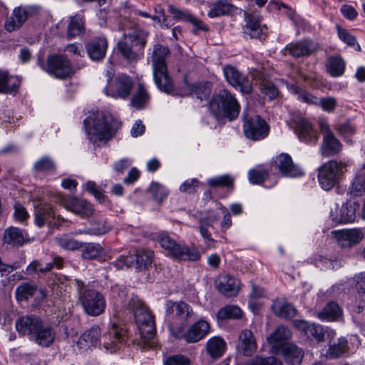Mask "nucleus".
<instances>
[{
    "mask_svg": "<svg viewBox=\"0 0 365 365\" xmlns=\"http://www.w3.org/2000/svg\"><path fill=\"white\" fill-rule=\"evenodd\" d=\"M117 124L110 115L99 110L90 113L83 120L87 138L93 143L111 139L118 127Z\"/></svg>",
    "mask_w": 365,
    "mask_h": 365,
    "instance_id": "nucleus-1",
    "label": "nucleus"
},
{
    "mask_svg": "<svg viewBox=\"0 0 365 365\" xmlns=\"http://www.w3.org/2000/svg\"><path fill=\"white\" fill-rule=\"evenodd\" d=\"M128 309L133 313L143 343L152 346L150 343L155 334L154 317L149 312L144 302L138 297H132L128 304Z\"/></svg>",
    "mask_w": 365,
    "mask_h": 365,
    "instance_id": "nucleus-2",
    "label": "nucleus"
},
{
    "mask_svg": "<svg viewBox=\"0 0 365 365\" xmlns=\"http://www.w3.org/2000/svg\"><path fill=\"white\" fill-rule=\"evenodd\" d=\"M169 52L168 47L160 44L155 45L151 56V65L154 81L158 88L161 91L172 93L173 91V85L168 75L165 62L166 57Z\"/></svg>",
    "mask_w": 365,
    "mask_h": 365,
    "instance_id": "nucleus-3",
    "label": "nucleus"
},
{
    "mask_svg": "<svg viewBox=\"0 0 365 365\" xmlns=\"http://www.w3.org/2000/svg\"><path fill=\"white\" fill-rule=\"evenodd\" d=\"M148 36V32L141 29L124 33V39L118 43V51L126 61H137L143 55Z\"/></svg>",
    "mask_w": 365,
    "mask_h": 365,
    "instance_id": "nucleus-4",
    "label": "nucleus"
},
{
    "mask_svg": "<svg viewBox=\"0 0 365 365\" xmlns=\"http://www.w3.org/2000/svg\"><path fill=\"white\" fill-rule=\"evenodd\" d=\"M209 108L217 119L225 118L232 120L238 116L240 106L234 95L222 89L212 96L209 102Z\"/></svg>",
    "mask_w": 365,
    "mask_h": 365,
    "instance_id": "nucleus-5",
    "label": "nucleus"
},
{
    "mask_svg": "<svg viewBox=\"0 0 365 365\" xmlns=\"http://www.w3.org/2000/svg\"><path fill=\"white\" fill-rule=\"evenodd\" d=\"M78 300L85 312L89 316L98 317L106 309V302L102 293L96 289L87 287L84 282L76 279Z\"/></svg>",
    "mask_w": 365,
    "mask_h": 365,
    "instance_id": "nucleus-6",
    "label": "nucleus"
},
{
    "mask_svg": "<svg viewBox=\"0 0 365 365\" xmlns=\"http://www.w3.org/2000/svg\"><path fill=\"white\" fill-rule=\"evenodd\" d=\"M193 315L192 308L185 302L168 300L165 302V316L169 322V328L172 331L175 330L181 331Z\"/></svg>",
    "mask_w": 365,
    "mask_h": 365,
    "instance_id": "nucleus-7",
    "label": "nucleus"
},
{
    "mask_svg": "<svg viewBox=\"0 0 365 365\" xmlns=\"http://www.w3.org/2000/svg\"><path fill=\"white\" fill-rule=\"evenodd\" d=\"M158 241L168 255L180 260L197 261L200 258V252L195 248L177 243L166 232H161L158 236Z\"/></svg>",
    "mask_w": 365,
    "mask_h": 365,
    "instance_id": "nucleus-8",
    "label": "nucleus"
},
{
    "mask_svg": "<svg viewBox=\"0 0 365 365\" xmlns=\"http://www.w3.org/2000/svg\"><path fill=\"white\" fill-rule=\"evenodd\" d=\"M347 166V163L335 160H329L322 165L318 173L321 187L325 190H331L342 178Z\"/></svg>",
    "mask_w": 365,
    "mask_h": 365,
    "instance_id": "nucleus-9",
    "label": "nucleus"
},
{
    "mask_svg": "<svg viewBox=\"0 0 365 365\" xmlns=\"http://www.w3.org/2000/svg\"><path fill=\"white\" fill-rule=\"evenodd\" d=\"M153 258L152 251L143 250L134 254L120 256L113 264L118 269L135 268L138 271H141L151 265Z\"/></svg>",
    "mask_w": 365,
    "mask_h": 365,
    "instance_id": "nucleus-10",
    "label": "nucleus"
},
{
    "mask_svg": "<svg viewBox=\"0 0 365 365\" xmlns=\"http://www.w3.org/2000/svg\"><path fill=\"white\" fill-rule=\"evenodd\" d=\"M38 64L50 75L58 78H66L72 73L70 61L63 55H50L47 58L46 66L43 64V59L38 58Z\"/></svg>",
    "mask_w": 365,
    "mask_h": 365,
    "instance_id": "nucleus-11",
    "label": "nucleus"
},
{
    "mask_svg": "<svg viewBox=\"0 0 365 365\" xmlns=\"http://www.w3.org/2000/svg\"><path fill=\"white\" fill-rule=\"evenodd\" d=\"M40 7L36 5H21L15 7L5 23V29L12 32L21 28L29 19L38 14Z\"/></svg>",
    "mask_w": 365,
    "mask_h": 365,
    "instance_id": "nucleus-12",
    "label": "nucleus"
},
{
    "mask_svg": "<svg viewBox=\"0 0 365 365\" xmlns=\"http://www.w3.org/2000/svg\"><path fill=\"white\" fill-rule=\"evenodd\" d=\"M243 116L246 118L243 125L245 136L253 140H259L264 138L269 133V127L266 122L259 115H255L247 118L243 112Z\"/></svg>",
    "mask_w": 365,
    "mask_h": 365,
    "instance_id": "nucleus-13",
    "label": "nucleus"
},
{
    "mask_svg": "<svg viewBox=\"0 0 365 365\" xmlns=\"http://www.w3.org/2000/svg\"><path fill=\"white\" fill-rule=\"evenodd\" d=\"M245 25L243 26V32L251 38H265L267 35L268 29L261 23V16L259 12L255 11L244 13Z\"/></svg>",
    "mask_w": 365,
    "mask_h": 365,
    "instance_id": "nucleus-14",
    "label": "nucleus"
},
{
    "mask_svg": "<svg viewBox=\"0 0 365 365\" xmlns=\"http://www.w3.org/2000/svg\"><path fill=\"white\" fill-rule=\"evenodd\" d=\"M332 234L342 247H351L365 237V228L344 229L333 231Z\"/></svg>",
    "mask_w": 365,
    "mask_h": 365,
    "instance_id": "nucleus-15",
    "label": "nucleus"
},
{
    "mask_svg": "<svg viewBox=\"0 0 365 365\" xmlns=\"http://www.w3.org/2000/svg\"><path fill=\"white\" fill-rule=\"evenodd\" d=\"M49 256L51 262H46L45 264L43 262L47 261L46 258L32 261L26 268L28 273L30 274H46L51 271L53 267L61 269L63 267L64 259L63 257L54 252H51Z\"/></svg>",
    "mask_w": 365,
    "mask_h": 365,
    "instance_id": "nucleus-16",
    "label": "nucleus"
},
{
    "mask_svg": "<svg viewBox=\"0 0 365 365\" xmlns=\"http://www.w3.org/2000/svg\"><path fill=\"white\" fill-rule=\"evenodd\" d=\"M359 207V203L346 202L340 208L336 206L335 210H331L330 217L337 224L352 222L356 220Z\"/></svg>",
    "mask_w": 365,
    "mask_h": 365,
    "instance_id": "nucleus-17",
    "label": "nucleus"
},
{
    "mask_svg": "<svg viewBox=\"0 0 365 365\" xmlns=\"http://www.w3.org/2000/svg\"><path fill=\"white\" fill-rule=\"evenodd\" d=\"M132 87L133 82L130 78L122 74L115 78L113 83L106 88V93L113 98L125 99L129 96Z\"/></svg>",
    "mask_w": 365,
    "mask_h": 365,
    "instance_id": "nucleus-18",
    "label": "nucleus"
},
{
    "mask_svg": "<svg viewBox=\"0 0 365 365\" xmlns=\"http://www.w3.org/2000/svg\"><path fill=\"white\" fill-rule=\"evenodd\" d=\"M318 42L312 39H304L291 43L286 47L288 53L294 58L309 56L320 49Z\"/></svg>",
    "mask_w": 365,
    "mask_h": 365,
    "instance_id": "nucleus-19",
    "label": "nucleus"
},
{
    "mask_svg": "<svg viewBox=\"0 0 365 365\" xmlns=\"http://www.w3.org/2000/svg\"><path fill=\"white\" fill-rule=\"evenodd\" d=\"M275 164L280 173L284 177L297 178L304 174L303 170L293 163L291 156L287 153H282L277 156Z\"/></svg>",
    "mask_w": 365,
    "mask_h": 365,
    "instance_id": "nucleus-20",
    "label": "nucleus"
},
{
    "mask_svg": "<svg viewBox=\"0 0 365 365\" xmlns=\"http://www.w3.org/2000/svg\"><path fill=\"white\" fill-rule=\"evenodd\" d=\"M294 122L295 132L299 139L305 143H316L319 135L311 123L305 118H299Z\"/></svg>",
    "mask_w": 365,
    "mask_h": 365,
    "instance_id": "nucleus-21",
    "label": "nucleus"
},
{
    "mask_svg": "<svg viewBox=\"0 0 365 365\" xmlns=\"http://www.w3.org/2000/svg\"><path fill=\"white\" fill-rule=\"evenodd\" d=\"M105 349L110 352H115L119 349L120 344L125 341L124 331L119 329L113 324L110 329L101 338Z\"/></svg>",
    "mask_w": 365,
    "mask_h": 365,
    "instance_id": "nucleus-22",
    "label": "nucleus"
},
{
    "mask_svg": "<svg viewBox=\"0 0 365 365\" xmlns=\"http://www.w3.org/2000/svg\"><path fill=\"white\" fill-rule=\"evenodd\" d=\"M42 322L38 317L26 315L19 318L15 325L19 334L29 336L31 339Z\"/></svg>",
    "mask_w": 365,
    "mask_h": 365,
    "instance_id": "nucleus-23",
    "label": "nucleus"
},
{
    "mask_svg": "<svg viewBox=\"0 0 365 365\" xmlns=\"http://www.w3.org/2000/svg\"><path fill=\"white\" fill-rule=\"evenodd\" d=\"M291 337L292 332L287 327H278L267 339L268 344L271 345V353L278 354Z\"/></svg>",
    "mask_w": 365,
    "mask_h": 365,
    "instance_id": "nucleus-24",
    "label": "nucleus"
},
{
    "mask_svg": "<svg viewBox=\"0 0 365 365\" xmlns=\"http://www.w3.org/2000/svg\"><path fill=\"white\" fill-rule=\"evenodd\" d=\"M217 290L227 297H235L240 289V282L237 279L229 274L220 275L215 281Z\"/></svg>",
    "mask_w": 365,
    "mask_h": 365,
    "instance_id": "nucleus-25",
    "label": "nucleus"
},
{
    "mask_svg": "<svg viewBox=\"0 0 365 365\" xmlns=\"http://www.w3.org/2000/svg\"><path fill=\"white\" fill-rule=\"evenodd\" d=\"M56 336L53 327L42 322L31 340L41 347H49L54 343Z\"/></svg>",
    "mask_w": 365,
    "mask_h": 365,
    "instance_id": "nucleus-26",
    "label": "nucleus"
},
{
    "mask_svg": "<svg viewBox=\"0 0 365 365\" xmlns=\"http://www.w3.org/2000/svg\"><path fill=\"white\" fill-rule=\"evenodd\" d=\"M218 220V217L213 212H207L206 215H201L199 218V231L201 236L206 241L208 246L215 247V240L211 237L210 229L213 230V223Z\"/></svg>",
    "mask_w": 365,
    "mask_h": 365,
    "instance_id": "nucleus-27",
    "label": "nucleus"
},
{
    "mask_svg": "<svg viewBox=\"0 0 365 365\" xmlns=\"http://www.w3.org/2000/svg\"><path fill=\"white\" fill-rule=\"evenodd\" d=\"M168 12L173 15V19L180 21H187L192 24L195 29L194 32L196 33L199 30L207 31V27L200 20L195 17L187 10H180L175 8L173 5H168Z\"/></svg>",
    "mask_w": 365,
    "mask_h": 365,
    "instance_id": "nucleus-28",
    "label": "nucleus"
},
{
    "mask_svg": "<svg viewBox=\"0 0 365 365\" xmlns=\"http://www.w3.org/2000/svg\"><path fill=\"white\" fill-rule=\"evenodd\" d=\"M108 46V41L105 37H98L88 42L86 48L89 58L93 61H98L104 58Z\"/></svg>",
    "mask_w": 365,
    "mask_h": 365,
    "instance_id": "nucleus-29",
    "label": "nucleus"
},
{
    "mask_svg": "<svg viewBox=\"0 0 365 365\" xmlns=\"http://www.w3.org/2000/svg\"><path fill=\"white\" fill-rule=\"evenodd\" d=\"M210 331V324L204 319L194 323L184 334V338L188 343H196L202 339Z\"/></svg>",
    "mask_w": 365,
    "mask_h": 365,
    "instance_id": "nucleus-30",
    "label": "nucleus"
},
{
    "mask_svg": "<svg viewBox=\"0 0 365 365\" xmlns=\"http://www.w3.org/2000/svg\"><path fill=\"white\" fill-rule=\"evenodd\" d=\"M56 217L55 212L51 205L45 202H39L34 207V222L39 227H43L46 223H50L51 219Z\"/></svg>",
    "mask_w": 365,
    "mask_h": 365,
    "instance_id": "nucleus-31",
    "label": "nucleus"
},
{
    "mask_svg": "<svg viewBox=\"0 0 365 365\" xmlns=\"http://www.w3.org/2000/svg\"><path fill=\"white\" fill-rule=\"evenodd\" d=\"M29 241L27 233L15 227H10L4 230L3 242L14 247H21Z\"/></svg>",
    "mask_w": 365,
    "mask_h": 365,
    "instance_id": "nucleus-32",
    "label": "nucleus"
},
{
    "mask_svg": "<svg viewBox=\"0 0 365 365\" xmlns=\"http://www.w3.org/2000/svg\"><path fill=\"white\" fill-rule=\"evenodd\" d=\"M275 355H282L290 365H300L304 356L303 351L292 343L284 344L281 351Z\"/></svg>",
    "mask_w": 365,
    "mask_h": 365,
    "instance_id": "nucleus-33",
    "label": "nucleus"
},
{
    "mask_svg": "<svg viewBox=\"0 0 365 365\" xmlns=\"http://www.w3.org/2000/svg\"><path fill=\"white\" fill-rule=\"evenodd\" d=\"M66 210L83 217H88L93 213V206L83 200L71 198L65 202Z\"/></svg>",
    "mask_w": 365,
    "mask_h": 365,
    "instance_id": "nucleus-34",
    "label": "nucleus"
},
{
    "mask_svg": "<svg viewBox=\"0 0 365 365\" xmlns=\"http://www.w3.org/2000/svg\"><path fill=\"white\" fill-rule=\"evenodd\" d=\"M237 348L240 352L247 356H250L255 352L257 343L254 334L250 330L245 329L241 332Z\"/></svg>",
    "mask_w": 365,
    "mask_h": 365,
    "instance_id": "nucleus-35",
    "label": "nucleus"
},
{
    "mask_svg": "<svg viewBox=\"0 0 365 365\" xmlns=\"http://www.w3.org/2000/svg\"><path fill=\"white\" fill-rule=\"evenodd\" d=\"M252 79L255 80L256 83L259 84V88L262 94L264 95L269 100H273L279 94L277 88L259 71H255L252 74Z\"/></svg>",
    "mask_w": 365,
    "mask_h": 365,
    "instance_id": "nucleus-36",
    "label": "nucleus"
},
{
    "mask_svg": "<svg viewBox=\"0 0 365 365\" xmlns=\"http://www.w3.org/2000/svg\"><path fill=\"white\" fill-rule=\"evenodd\" d=\"M101 329L98 326L92 327L78 339L77 346L81 349L96 346L100 341Z\"/></svg>",
    "mask_w": 365,
    "mask_h": 365,
    "instance_id": "nucleus-37",
    "label": "nucleus"
},
{
    "mask_svg": "<svg viewBox=\"0 0 365 365\" xmlns=\"http://www.w3.org/2000/svg\"><path fill=\"white\" fill-rule=\"evenodd\" d=\"M341 148L340 141L333 134L323 138L320 152L323 156L330 157L339 153Z\"/></svg>",
    "mask_w": 365,
    "mask_h": 365,
    "instance_id": "nucleus-38",
    "label": "nucleus"
},
{
    "mask_svg": "<svg viewBox=\"0 0 365 365\" xmlns=\"http://www.w3.org/2000/svg\"><path fill=\"white\" fill-rule=\"evenodd\" d=\"M345 66L346 63L341 56H331L327 60L326 69L332 77L342 76L345 71Z\"/></svg>",
    "mask_w": 365,
    "mask_h": 365,
    "instance_id": "nucleus-39",
    "label": "nucleus"
},
{
    "mask_svg": "<svg viewBox=\"0 0 365 365\" xmlns=\"http://www.w3.org/2000/svg\"><path fill=\"white\" fill-rule=\"evenodd\" d=\"M150 98V95L143 84L138 83V88L130 100V105L137 110H142L146 107Z\"/></svg>",
    "mask_w": 365,
    "mask_h": 365,
    "instance_id": "nucleus-40",
    "label": "nucleus"
},
{
    "mask_svg": "<svg viewBox=\"0 0 365 365\" xmlns=\"http://www.w3.org/2000/svg\"><path fill=\"white\" fill-rule=\"evenodd\" d=\"M341 309L339 305L334 302H329L322 309L318 312L317 317L321 320H327L329 322L336 321L341 317Z\"/></svg>",
    "mask_w": 365,
    "mask_h": 365,
    "instance_id": "nucleus-41",
    "label": "nucleus"
},
{
    "mask_svg": "<svg viewBox=\"0 0 365 365\" xmlns=\"http://www.w3.org/2000/svg\"><path fill=\"white\" fill-rule=\"evenodd\" d=\"M274 314L281 318L294 317L297 314L296 309L291 304L282 301H274L272 305Z\"/></svg>",
    "mask_w": 365,
    "mask_h": 365,
    "instance_id": "nucleus-42",
    "label": "nucleus"
},
{
    "mask_svg": "<svg viewBox=\"0 0 365 365\" xmlns=\"http://www.w3.org/2000/svg\"><path fill=\"white\" fill-rule=\"evenodd\" d=\"M225 346L226 344L222 338L215 336L207 341L206 349L212 358L218 359L223 354Z\"/></svg>",
    "mask_w": 365,
    "mask_h": 365,
    "instance_id": "nucleus-43",
    "label": "nucleus"
},
{
    "mask_svg": "<svg viewBox=\"0 0 365 365\" xmlns=\"http://www.w3.org/2000/svg\"><path fill=\"white\" fill-rule=\"evenodd\" d=\"M38 289L37 284L33 282H21L16 289L15 294L18 301L27 300L33 297Z\"/></svg>",
    "mask_w": 365,
    "mask_h": 365,
    "instance_id": "nucleus-44",
    "label": "nucleus"
},
{
    "mask_svg": "<svg viewBox=\"0 0 365 365\" xmlns=\"http://www.w3.org/2000/svg\"><path fill=\"white\" fill-rule=\"evenodd\" d=\"M84 31V21L83 17L76 14L71 17L70 22L67 27L66 36L68 39H72Z\"/></svg>",
    "mask_w": 365,
    "mask_h": 365,
    "instance_id": "nucleus-45",
    "label": "nucleus"
},
{
    "mask_svg": "<svg viewBox=\"0 0 365 365\" xmlns=\"http://www.w3.org/2000/svg\"><path fill=\"white\" fill-rule=\"evenodd\" d=\"M81 257L84 259H96L100 257L103 253V247L98 243L94 242H83V246L81 248Z\"/></svg>",
    "mask_w": 365,
    "mask_h": 365,
    "instance_id": "nucleus-46",
    "label": "nucleus"
},
{
    "mask_svg": "<svg viewBox=\"0 0 365 365\" xmlns=\"http://www.w3.org/2000/svg\"><path fill=\"white\" fill-rule=\"evenodd\" d=\"M351 192L356 195H361L365 192V163L356 173L350 187Z\"/></svg>",
    "mask_w": 365,
    "mask_h": 365,
    "instance_id": "nucleus-47",
    "label": "nucleus"
},
{
    "mask_svg": "<svg viewBox=\"0 0 365 365\" xmlns=\"http://www.w3.org/2000/svg\"><path fill=\"white\" fill-rule=\"evenodd\" d=\"M55 242L62 249L70 251L81 250L83 246V242L71 238L67 235L56 237Z\"/></svg>",
    "mask_w": 365,
    "mask_h": 365,
    "instance_id": "nucleus-48",
    "label": "nucleus"
},
{
    "mask_svg": "<svg viewBox=\"0 0 365 365\" xmlns=\"http://www.w3.org/2000/svg\"><path fill=\"white\" fill-rule=\"evenodd\" d=\"M190 94L195 95L197 98L202 101L207 98L211 93V84L209 82L197 83L188 86Z\"/></svg>",
    "mask_w": 365,
    "mask_h": 365,
    "instance_id": "nucleus-49",
    "label": "nucleus"
},
{
    "mask_svg": "<svg viewBox=\"0 0 365 365\" xmlns=\"http://www.w3.org/2000/svg\"><path fill=\"white\" fill-rule=\"evenodd\" d=\"M232 9V5L226 0H219L215 2L212 8L208 12V16L210 18L218 17L229 14Z\"/></svg>",
    "mask_w": 365,
    "mask_h": 365,
    "instance_id": "nucleus-50",
    "label": "nucleus"
},
{
    "mask_svg": "<svg viewBox=\"0 0 365 365\" xmlns=\"http://www.w3.org/2000/svg\"><path fill=\"white\" fill-rule=\"evenodd\" d=\"M242 312L240 307L235 305H229L220 309L217 317L220 320H225L227 319H239L242 317Z\"/></svg>",
    "mask_w": 365,
    "mask_h": 365,
    "instance_id": "nucleus-51",
    "label": "nucleus"
},
{
    "mask_svg": "<svg viewBox=\"0 0 365 365\" xmlns=\"http://www.w3.org/2000/svg\"><path fill=\"white\" fill-rule=\"evenodd\" d=\"M289 90L291 93L297 96L298 100L302 102L309 104H317L319 103V99L317 97L295 85L289 86Z\"/></svg>",
    "mask_w": 365,
    "mask_h": 365,
    "instance_id": "nucleus-52",
    "label": "nucleus"
},
{
    "mask_svg": "<svg viewBox=\"0 0 365 365\" xmlns=\"http://www.w3.org/2000/svg\"><path fill=\"white\" fill-rule=\"evenodd\" d=\"M11 78L6 71H0V93L15 94L18 91L19 85H10Z\"/></svg>",
    "mask_w": 365,
    "mask_h": 365,
    "instance_id": "nucleus-53",
    "label": "nucleus"
},
{
    "mask_svg": "<svg viewBox=\"0 0 365 365\" xmlns=\"http://www.w3.org/2000/svg\"><path fill=\"white\" fill-rule=\"evenodd\" d=\"M91 235H103L108 233L111 230L107 221L104 219L94 220L91 223Z\"/></svg>",
    "mask_w": 365,
    "mask_h": 365,
    "instance_id": "nucleus-54",
    "label": "nucleus"
},
{
    "mask_svg": "<svg viewBox=\"0 0 365 365\" xmlns=\"http://www.w3.org/2000/svg\"><path fill=\"white\" fill-rule=\"evenodd\" d=\"M347 341L344 338L338 339L337 343L330 345L328 354L332 358H337L341 356L346 349Z\"/></svg>",
    "mask_w": 365,
    "mask_h": 365,
    "instance_id": "nucleus-55",
    "label": "nucleus"
},
{
    "mask_svg": "<svg viewBox=\"0 0 365 365\" xmlns=\"http://www.w3.org/2000/svg\"><path fill=\"white\" fill-rule=\"evenodd\" d=\"M245 365H282V363L273 356L262 357L256 356L248 361Z\"/></svg>",
    "mask_w": 365,
    "mask_h": 365,
    "instance_id": "nucleus-56",
    "label": "nucleus"
},
{
    "mask_svg": "<svg viewBox=\"0 0 365 365\" xmlns=\"http://www.w3.org/2000/svg\"><path fill=\"white\" fill-rule=\"evenodd\" d=\"M233 87L239 89L240 92L243 93H251L252 91V81L248 78L247 76L241 74L237 80L236 83H234Z\"/></svg>",
    "mask_w": 365,
    "mask_h": 365,
    "instance_id": "nucleus-57",
    "label": "nucleus"
},
{
    "mask_svg": "<svg viewBox=\"0 0 365 365\" xmlns=\"http://www.w3.org/2000/svg\"><path fill=\"white\" fill-rule=\"evenodd\" d=\"M233 181L234 180L229 175H224L209 179L207 184L211 187H230L232 185Z\"/></svg>",
    "mask_w": 365,
    "mask_h": 365,
    "instance_id": "nucleus-58",
    "label": "nucleus"
},
{
    "mask_svg": "<svg viewBox=\"0 0 365 365\" xmlns=\"http://www.w3.org/2000/svg\"><path fill=\"white\" fill-rule=\"evenodd\" d=\"M268 177V173L265 170L252 169L248 173V178L252 184H260Z\"/></svg>",
    "mask_w": 365,
    "mask_h": 365,
    "instance_id": "nucleus-59",
    "label": "nucleus"
},
{
    "mask_svg": "<svg viewBox=\"0 0 365 365\" xmlns=\"http://www.w3.org/2000/svg\"><path fill=\"white\" fill-rule=\"evenodd\" d=\"M54 167V163L50 158L43 157L34 165V170L36 172H47L53 170Z\"/></svg>",
    "mask_w": 365,
    "mask_h": 365,
    "instance_id": "nucleus-60",
    "label": "nucleus"
},
{
    "mask_svg": "<svg viewBox=\"0 0 365 365\" xmlns=\"http://www.w3.org/2000/svg\"><path fill=\"white\" fill-rule=\"evenodd\" d=\"M306 335L307 337H313L318 341H322L324 336L322 327L316 324H309Z\"/></svg>",
    "mask_w": 365,
    "mask_h": 365,
    "instance_id": "nucleus-61",
    "label": "nucleus"
},
{
    "mask_svg": "<svg viewBox=\"0 0 365 365\" xmlns=\"http://www.w3.org/2000/svg\"><path fill=\"white\" fill-rule=\"evenodd\" d=\"M223 73L226 80L232 86H233L234 83H236L237 80L242 74L238 71V70L232 66H225L223 68Z\"/></svg>",
    "mask_w": 365,
    "mask_h": 365,
    "instance_id": "nucleus-62",
    "label": "nucleus"
},
{
    "mask_svg": "<svg viewBox=\"0 0 365 365\" xmlns=\"http://www.w3.org/2000/svg\"><path fill=\"white\" fill-rule=\"evenodd\" d=\"M354 279L356 282L359 299L365 305V272L356 275Z\"/></svg>",
    "mask_w": 365,
    "mask_h": 365,
    "instance_id": "nucleus-63",
    "label": "nucleus"
},
{
    "mask_svg": "<svg viewBox=\"0 0 365 365\" xmlns=\"http://www.w3.org/2000/svg\"><path fill=\"white\" fill-rule=\"evenodd\" d=\"M164 365H190V359L182 355H174L166 359Z\"/></svg>",
    "mask_w": 365,
    "mask_h": 365,
    "instance_id": "nucleus-64",
    "label": "nucleus"
}]
</instances>
